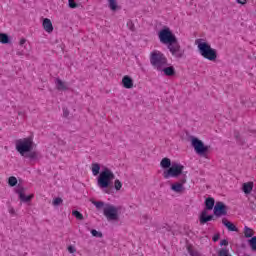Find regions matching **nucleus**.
<instances>
[{"label": "nucleus", "mask_w": 256, "mask_h": 256, "mask_svg": "<svg viewBox=\"0 0 256 256\" xmlns=\"http://www.w3.org/2000/svg\"><path fill=\"white\" fill-rule=\"evenodd\" d=\"M42 27L47 33H53V22H51V19L44 18L42 22Z\"/></svg>", "instance_id": "4468645a"}, {"label": "nucleus", "mask_w": 256, "mask_h": 256, "mask_svg": "<svg viewBox=\"0 0 256 256\" xmlns=\"http://www.w3.org/2000/svg\"><path fill=\"white\" fill-rule=\"evenodd\" d=\"M8 211H9L10 215H16L15 208L9 207Z\"/></svg>", "instance_id": "ea45409f"}, {"label": "nucleus", "mask_w": 256, "mask_h": 256, "mask_svg": "<svg viewBox=\"0 0 256 256\" xmlns=\"http://www.w3.org/2000/svg\"><path fill=\"white\" fill-rule=\"evenodd\" d=\"M61 203H63V199L60 197H57L53 200V205L54 207H59V205H61Z\"/></svg>", "instance_id": "473e14b6"}, {"label": "nucleus", "mask_w": 256, "mask_h": 256, "mask_svg": "<svg viewBox=\"0 0 256 256\" xmlns=\"http://www.w3.org/2000/svg\"><path fill=\"white\" fill-rule=\"evenodd\" d=\"M236 3H239L240 5H245V3H247V0H236Z\"/></svg>", "instance_id": "79ce46f5"}, {"label": "nucleus", "mask_w": 256, "mask_h": 256, "mask_svg": "<svg viewBox=\"0 0 256 256\" xmlns=\"http://www.w3.org/2000/svg\"><path fill=\"white\" fill-rule=\"evenodd\" d=\"M242 247H245V244H242Z\"/></svg>", "instance_id": "a18cd8bd"}, {"label": "nucleus", "mask_w": 256, "mask_h": 256, "mask_svg": "<svg viewBox=\"0 0 256 256\" xmlns=\"http://www.w3.org/2000/svg\"><path fill=\"white\" fill-rule=\"evenodd\" d=\"M218 256H231V253H229V249L224 247L218 251Z\"/></svg>", "instance_id": "cd10ccee"}, {"label": "nucleus", "mask_w": 256, "mask_h": 256, "mask_svg": "<svg viewBox=\"0 0 256 256\" xmlns=\"http://www.w3.org/2000/svg\"><path fill=\"white\" fill-rule=\"evenodd\" d=\"M17 183H18V181H17V178L15 176H10L8 178L9 187H17Z\"/></svg>", "instance_id": "a878e982"}, {"label": "nucleus", "mask_w": 256, "mask_h": 256, "mask_svg": "<svg viewBox=\"0 0 256 256\" xmlns=\"http://www.w3.org/2000/svg\"><path fill=\"white\" fill-rule=\"evenodd\" d=\"M68 7L70 9H77V7H79V3L75 2V0H68Z\"/></svg>", "instance_id": "c756f323"}, {"label": "nucleus", "mask_w": 256, "mask_h": 256, "mask_svg": "<svg viewBox=\"0 0 256 256\" xmlns=\"http://www.w3.org/2000/svg\"><path fill=\"white\" fill-rule=\"evenodd\" d=\"M253 187V182H246L242 185V191L245 195H250L251 191H253Z\"/></svg>", "instance_id": "6ab92c4d"}, {"label": "nucleus", "mask_w": 256, "mask_h": 256, "mask_svg": "<svg viewBox=\"0 0 256 256\" xmlns=\"http://www.w3.org/2000/svg\"><path fill=\"white\" fill-rule=\"evenodd\" d=\"M255 133H256V131H255Z\"/></svg>", "instance_id": "49530a36"}, {"label": "nucleus", "mask_w": 256, "mask_h": 256, "mask_svg": "<svg viewBox=\"0 0 256 256\" xmlns=\"http://www.w3.org/2000/svg\"><path fill=\"white\" fill-rule=\"evenodd\" d=\"M108 5L111 11H117V9H119V5H117V0H109Z\"/></svg>", "instance_id": "b1692460"}, {"label": "nucleus", "mask_w": 256, "mask_h": 256, "mask_svg": "<svg viewBox=\"0 0 256 256\" xmlns=\"http://www.w3.org/2000/svg\"><path fill=\"white\" fill-rule=\"evenodd\" d=\"M188 253H189L191 256H201V254H200L198 251L191 250V249L188 250Z\"/></svg>", "instance_id": "e433bc0d"}, {"label": "nucleus", "mask_w": 256, "mask_h": 256, "mask_svg": "<svg viewBox=\"0 0 256 256\" xmlns=\"http://www.w3.org/2000/svg\"><path fill=\"white\" fill-rule=\"evenodd\" d=\"M0 43L2 45H9L11 43V37L7 33H0Z\"/></svg>", "instance_id": "aec40b11"}, {"label": "nucleus", "mask_w": 256, "mask_h": 256, "mask_svg": "<svg viewBox=\"0 0 256 256\" xmlns=\"http://www.w3.org/2000/svg\"><path fill=\"white\" fill-rule=\"evenodd\" d=\"M244 237L246 239H251L253 237V229L249 228L248 226L244 227Z\"/></svg>", "instance_id": "5701e85b"}, {"label": "nucleus", "mask_w": 256, "mask_h": 256, "mask_svg": "<svg viewBox=\"0 0 256 256\" xmlns=\"http://www.w3.org/2000/svg\"><path fill=\"white\" fill-rule=\"evenodd\" d=\"M55 85L58 91H69V87H67L61 78H56Z\"/></svg>", "instance_id": "a211bd4d"}, {"label": "nucleus", "mask_w": 256, "mask_h": 256, "mask_svg": "<svg viewBox=\"0 0 256 256\" xmlns=\"http://www.w3.org/2000/svg\"><path fill=\"white\" fill-rule=\"evenodd\" d=\"M127 27H129L130 31H135V24H133V21L129 20L127 22Z\"/></svg>", "instance_id": "72a5a7b5"}, {"label": "nucleus", "mask_w": 256, "mask_h": 256, "mask_svg": "<svg viewBox=\"0 0 256 256\" xmlns=\"http://www.w3.org/2000/svg\"><path fill=\"white\" fill-rule=\"evenodd\" d=\"M221 239V234L220 233H216L213 237H212V241L214 243H217V241H219Z\"/></svg>", "instance_id": "f704fd0d"}, {"label": "nucleus", "mask_w": 256, "mask_h": 256, "mask_svg": "<svg viewBox=\"0 0 256 256\" xmlns=\"http://www.w3.org/2000/svg\"><path fill=\"white\" fill-rule=\"evenodd\" d=\"M92 174L94 175V177H97V175L101 174V164L99 163L92 164Z\"/></svg>", "instance_id": "4be33fe9"}, {"label": "nucleus", "mask_w": 256, "mask_h": 256, "mask_svg": "<svg viewBox=\"0 0 256 256\" xmlns=\"http://www.w3.org/2000/svg\"><path fill=\"white\" fill-rule=\"evenodd\" d=\"M150 63L154 69L159 71L162 67H167V57L164 53L154 50L150 53Z\"/></svg>", "instance_id": "423d86ee"}, {"label": "nucleus", "mask_w": 256, "mask_h": 256, "mask_svg": "<svg viewBox=\"0 0 256 256\" xmlns=\"http://www.w3.org/2000/svg\"><path fill=\"white\" fill-rule=\"evenodd\" d=\"M180 175H181L180 182H176L171 185V190L174 191V193H181L185 191V187H183V185L187 183V172L182 170V174Z\"/></svg>", "instance_id": "1a4fd4ad"}, {"label": "nucleus", "mask_w": 256, "mask_h": 256, "mask_svg": "<svg viewBox=\"0 0 256 256\" xmlns=\"http://www.w3.org/2000/svg\"><path fill=\"white\" fill-rule=\"evenodd\" d=\"M122 85L125 89H133V78L129 75H125L122 78Z\"/></svg>", "instance_id": "dca6fc26"}, {"label": "nucleus", "mask_w": 256, "mask_h": 256, "mask_svg": "<svg viewBox=\"0 0 256 256\" xmlns=\"http://www.w3.org/2000/svg\"><path fill=\"white\" fill-rule=\"evenodd\" d=\"M72 215H73V217H76L78 219V221H83V219H85L83 214L81 212H79L78 210H73Z\"/></svg>", "instance_id": "bb28decb"}, {"label": "nucleus", "mask_w": 256, "mask_h": 256, "mask_svg": "<svg viewBox=\"0 0 256 256\" xmlns=\"http://www.w3.org/2000/svg\"><path fill=\"white\" fill-rule=\"evenodd\" d=\"M158 71H161L162 73H164V75H166V77H173L176 73L175 72V67H173V66H168V67L163 66Z\"/></svg>", "instance_id": "f3484780"}, {"label": "nucleus", "mask_w": 256, "mask_h": 256, "mask_svg": "<svg viewBox=\"0 0 256 256\" xmlns=\"http://www.w3.org/2000/svg\"><path fill=\"white\" fill-rule=\"evenodd\" d=\"M160 167L165 169L163 172L164 179L180 177V175L183 174V169H185V166L177 162H171V159L168 157H165L161 160Z\"/></svg>", "instance_id": "f03ea898"}, {"label": "nucleus", "mask_w": 256, "mask_h": 256, "mask_svg": "<svg viewBox=\"0 0 256 256\" xmlns=\"http://www.w3.org/2000/svg\"><path fill=\"white\" fill-rule=\"evenodd\" d=\"M68 251L70 253H75L77 251V249H75L74 246L70 245V246H68Z\"/></svg>", "instance_id": "58836bf2"}, {"label": "nucleus", "mask_w": 256, "mask_h": 256, "mask_svg": "<svg viewBox=\"0 0 256 256\" xmlns=\"http://www.w3.org/2000/svg\"><path fill=\"white\" fill-rule=\"evenodd\" d=\"M115 179V174L111 169L108 167H104L100 174L97 177V185L100 189H104V193H107L109 195L111 193V190H109V187L113 185V180Z\"/></svg>", "instance_id": "7ed1b4c3"}, {"label": "nucleus", "mask_w": 256, "mask_h": 256, "mask_svg": "<svg viewBox=\"0 0 256 256\" xmlns=\"http://www.w3.org/2000/svg\"><path fill=\"white\" fill-rule=\"evenodd\" d=\"M248 245L253 251H256V236H252L250 239H248Z\"/></svg>", "instance_id": "393cba45"}, {"label": "nucleus", "mask_w": 256, "mask_h": 256, "mask_svg": "<svg viewBox=\"0 0 256 256\" xmlns=\"http://www.w3.org/2000/svg\"><path fill=\"white\" fill-rule=\"evenodd\" d=\"M229 245V240L223 239L220 241V247H227Z\"/></svg>", "instance_id": "c9c22d12"}, {"label": "nucleus", "mask_w": 256, "mask_h": 256, "mask_svg": "<svg viewBox=\"0 0 256 256\" xmlns=\"http://www.w3.org/2000/svg\"><path fill=\"white\" fill-rule=\"evenodd\" d=\"M25 187L18 185V189L15 190V193H17V195L19 196L20 201H22V203H29L31 201V199H33V194L31 195H25Z\"/></svg>", "instance_id": "9b49d317"}, {"label": "nucleus", "mask_w": 256, "mask_h": 256, "mask_svg": "<svg viewBox=\"0 0 256 256\" xmlns=\"http://www.w3.org/2000/svg\"><path fill=\"white\" fill-rule=\"evenodd\" d=\"M158 38L160 43L167 45L170 53L177 59H182V57L185 56V50L181 49V45L179 44V40H177V36L173 34V31H171L169 27L164 26L158 32Z\"/></svg>", "instance_id": "f257e3e1"}, {"label": "nucleus", "mask_w": 256, "mask_h": 256, "mask_svg": "<svg viewBox=\"0 0 256 256\" xmlns=\"http://www.w3.org/2000/svg\"><path fill=\"white\" fill-rule=\"evenodd\" d=\"M222 223H223L224 227H226V229L228 231H230V232H237V231H239L237 226H235V224H233V222L227 220L226 218L222 219Z\"/></svg>", "instance_id": "2eb2a0df"}, {"label": "nucleus", "mask_w": 256, "mask_h": 256, "mask_svg": "<svg viewBox=\"0 0 256 256\" xmlns=\"http://www.w3.org/2000/svg\"><path fill=\"white\" fill-rule=\"evenodd\" d=\"M63 117L67 119L69 117V109L68 108H63Z\"/></svg>", "instance_id": "4c0bfd02"}, {"label": "nucleus", "mask_w": 256, "mask_h": 256, "mask_svg": "<svg viewBox=\"0 0 256 256\" xmlns=\"http://www.w3.org/2000/svg\"><path fill=\"white\" fill-rule=\"evenodd\" d=\"M25 43H27V39L22 38V39L20 40L19 45L23 46V45H25Z\"/></svg>", "instance_id": "37998d69"}, {"label": "nucleus", "mask_w": 256, "mask_h": 256, "mask_svg": "<svg viewBox=\"0 0 256 256\" xmlns=\"http://www.w3.org/2000/svg\"><path fill=\"white\" fill-rule=\"evenodd\" d=\"M204 209L202 211H213L215 209V198L208 197L204 201Z\"/></svg>", "instance_id": "ddd939ff"}, {"label": "nucleus", "mask_w": 256, "mask_h": 256, "mask_svg": "<svg viewBox=\"0 0 256 256\" xmlns=\"http://www.w3.org/2000/svg\"><path fill=\"white\" fill-rule=\"evenodd\" d=\"M92 205L96 207V209H103V213L106 216L108 221H119V210L117 207L111 204H105L103 201H92Z\"/></svg>", "instance_id": "39448f33"}, {"label": "nucleus", "mask_w": 256, "mask_h": 256, "mask_svg": "<svg viewBox=\"0 0 256 256\" xmlns=\"http://www.w3.org/2000/svg\"><path fill=\"white\" fill-rule=\"evenodd\" d=\"M190 143L197 155H199L200 157H207V153H209V149H211V146L205 145L203 140H200L195 136H190Z\"/></svg>", "instance_id": "0eeeda50"}, {"label": "nucleus", "mask_w": 256, "mask_h": 256, "mask_svg": "<svg viewBox=\"0 0 256 256\" xmlns=\"http://www.w3.org/2000/svg\"><path fill=\"white\" fill-rule=\"evenodd\" d=\"M16 151H18L22 157H25L26 153H31V151H33V137L30 136L16 140Z\"/></svg>", "instance_id": "6e6552de"}, {"label": "nucleus", "mask_w": 256, "mask_h": 256, "mask_svg": "<svg viewBox=\"0 0 256 256\" xmlns=\"http://www.w3.org/2000/svg\"><path fill=\"white\" fill-rule=\"evenodd\" d=\"M234 138L236 139L237 145H245L247 142L245 141V138L241 137V134L239 131H234Z\"/></svg>", "instance_id": "412c9836"}, {"label": "nucleus", "mask_w": 256, "mask_h": 256, "mask_svg": "<svg viewBox=\"0 0 256 256\" xmlns=\"http://www.w3.org/2000/svg\"><path fill=\"white\" fill-rule=\"evenodd\" d=\"M121 187H123V183H121L119 179H116L114 181V189H116L117 191H121Z\"/></svg>", "instance_id": "7c9ffc66"}, {"label": "nucleus", "mask_w": 256, "mask_h": 256, "mask_svg": "<svg viewBox=\"0 0 256 256\" xmlns=\"http://www.w3.org/2000/svg\"><path fill=\"white\" fill-rule=\"evenodd\" d=\"M250 209H251L252 211H255V209H256V204H255L254 202H251V203H250Z\"/></svg>", "instance_id": "a19ab883"}, {"label": "nucleus", "mask_w": 256, "mask_h": 256, "mask_svg": "<svg viewBox=\"0 0 256 256\" xmlns=\"http://www.w3.org/2000/svg\"><path fill=\"white\" fill-rule=\"evenodd\" d=\"M24 157H27L28 159H37V152L31 150L30 152L26 153Z\"/></svg>", "instance_id": "c85d7f7f"}, {"label": "nucleus", "mask_w": 256, "mask_h": 256, "mask_svg": "<svg viewBox=\"0 0 256 256\" xmlns=\"http://www.w3.org/2000/svg\"><path fill=\"white\" fill-rule=\"evenodd\" d=\"M252 195H253V197H256V188L254 189V190H252Z\"/></svg>", "instance_id": "c03bdc74"}, {"label": "nucleus", "mask_w": 256, "mask_h": 256, "mask_svg": "<svg viewBox=\"0 0 256 256\" xmlns=\"http://www.w3.org/2000/svg\"><path fill=\"white\" fill-rule=\"evenodd\" d=\"M90 233H91L92 237H98V238L103 237V233L97 231L96 229H92V230L90 231Z\"/></svg>", "instance_id": "2f4dec72"}, {"label": "nucleus", "mask_w": 256, "mask_h": 256, "mask_svg": "<svg viewBox=\"0 0 256 256\" xmlns=\"http://www.w3.org/2000/svg\"><path fill=\"white\" fill-rule=\"evenodd\" d=\"M213 213L215 217H223L227 215V205L221 201L216 202Z\"/></svg>", "instance_id": "9d476101"}, {"label": "nucleus", "mask_w": 256, "mask_h": 256, "mask_svg": "<svg viewBox=\"0 0 256 256\" xmlns=\"http://www.w3.org/2000/svg\"><path fill=\"white\" fill-rule=\"evenodd\" d=\"M195 44L198 46V51L204 59L208 61L217 60V50L212 48L209 43L203 41V39H196Z\"/></svg>", "instance_id": "20e7f679"}, {"label": "nucleus", "mask_w": 256, "mask_h": 256, "mask_svg": "<svg viewBox=\"0 0 256 256\" xmlns=\"http://www.w3.org/2000/svg\"><path fill=\"white\" fill-rule=\"evenodd\" d=\"M208 211L202 210L199 216L200 225H205V223H209V221H213L215 219V214H207Z\"/></svg>", "instance_id": "f8f14e48"}]
</instances>
